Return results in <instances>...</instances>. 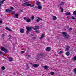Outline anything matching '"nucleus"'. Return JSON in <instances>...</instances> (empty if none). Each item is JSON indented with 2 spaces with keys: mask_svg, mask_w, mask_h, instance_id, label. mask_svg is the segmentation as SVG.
<instances>
[{
  "mask_svg": "<svg viewBox=\"0 0 76 76\" xmlns=\"http://www.w3.org/2000/svg\"><path fill=\"white\" fill-rule=\"evenodd\" d=\"M62 34L63 35L64 39H66L69 37V35L66 32H62Z\"/></svg>",
  "mask_w": 76,
  "mask_h": 76,
  "instance_id": "f257e3e1",
  "label": "nucleus"
},
{
  "mask_svg": "<svg viewBox=\"0 0 76 76\" xmlns=\"http://www.w3.org/2000/svg\"><path fill=\"white\" fill-rule=\"evenodd\" d=\"M0 49L1 51H4L5 53H8L9 52V50H8L7 49L4 48L3 47L1 48Z\"/></svg>",
  "mask_w": 76,
  "mask_h": 76,
  "instance_id": "f03ea898",
  "label": "nucleus"
},
{
  "mask_svg": "<svg viewBox=\"0 0 76 76\" xmlns=\"http://www.w3.org/2000/svg\"><path fill=\"white\" fill-rule=\"evenodd\" d=\"M26 29L27 31L26 32V33L28 34L29 33L30 31L32 30V27H31L27 26L26 27Z\"/></svg>",
  "mask_w": 76,
  "mask_h": 76,
  "instance_id": "7ed1b4c3",
  "label": "nucleus"
},
{
  "mask_svg": "<svg viewBox=\"0 0 76 76\" xmlns=\"http://www.w3.org/2000/svg\"><path fill=\"white\" fill-rule=\"evenodd\" d=\"M36 19L37 22H39L41 20H42V18L40 17H37L36 18Z\"/></svg>",
  "mask_w": 76,
  "mask_h": 76,
  "instance_id": "20e7f679",
  "label": "nucleus"
},
{
  "mask_svg": "<svg viewBox=\"0 0 76 76\" xmlns=\"http://www.w3.org/2000/svg\"><path fill=\"white\" fill-rule=\"evenodd\" d=\"M30 3L31 2H25L24 4H23L22 5L23 6H28V4Z\"/></svg>",
  "mask_w": 76,
  "mask_h": 76,
  "instance_id": "39448f33",
  "label": "nucleus"
},
{
  "mask_svg": "<svg viewBox=\"0 0 76 76\" xmlns=\"http://www.w3.org/2000/svg\"><path fill=\"white\" fill-rule=\"evenodd\" d=\"M66 49L65 50V51H68L69 50V49L70 48V47L66 45Z\"/></svg>",
  "mask_w": 76,
  "mask_h": 76,
  "instance_id": "423d86ee",
  "label": "nucleus"
},
{
  "mask_svg": "<svg viewBox=\"0 0 76 76\" xmlns=\"http://www.w3.org/2000/svg\"><path fill=\"white\" fill-rule=\"evenodd\" d=\"M71 14V13H70V12H67L65 13L66 16H69V15H70Z\"/></svg>",
  "mask_w": 76,
  "mask_h": 76,
  "instance_id": "0eeeda50",
  "label": "nucleus"
},
{
  "mask_svg": "<svg viewBox=\"0 0 76 76\" xmlns=\"http://www.w3.org/2000/svg\"><path fill=\"white\" fill-rule=\"evenodd\" d=\"M19 14H16L14 15V17L15 18H17L18 19L19 18Z\"/></svg>",
  "mask_w": 76,
  "mask_h": 76,
  "instance_id": "6e6552de",
  "label": "nucleus"
},
{
  "mask_svg": "<svg viewBox=\"0 0 76 76\" xmlns=\"http://www.w3.org/2000/svg\"><path fill=\"white\" fill-rule=\"evenodd\" d=\"M5 28V29H6V30H7V31H10V32H12V30L11 29L9 28L8 27H6Z\"/></svg>",
  "mask_w": 76,
  "mask_h": 76,
  "instance_id": "1a4fd4ad",
  "label": "nucleus"
},
{
  "mask_svg": "<svg viewBox=\"0 0 76 76\" xmlns=\"http://www.w3.org/2000/svg\"><path fill=\"white\" fill-rule=\"evenodd\" d=\"M51 49V48L48 47L46 48V51H50Z\"/></svg>",
  "mask_w": 76,
  "mask_h": 76,
  "instance_id": "9d476101",
  "label": "nucleus"
},
{
  "mask_svg": "<svg viewBox=\"0 0 76 76\" xmlns=\"http://www.w3.org/2000/svg\"><path fill=\"white\" fill-rule=\"evenodd\" d=\"M8 60L10 61H13V58L12 57H10L8 59Z\"/></svg>",
  "mask_w": 76,
  "mask_h": 76,
  "instance_id": "9b49d317",
  "label": "nucleus"
},
{
  "mask_svg": "<svg viewBox=\"0 0 76 76\" xmlns=\"http://www.w3.org/2000/svg\"><path fill=\"white\" fill-rule=\"evenodd\" d=\"M38 28H39V26H35V28H33V29L34 30H35V31H36V30H37V29H38Z\"/></svg>",
  "mask_w": 76,
  "mask_h": 76,
  "instance_id": "f8f14e48",
  "label": "nucleus"
},
{
  "mask_svg": "<svg viewBox=\"0 0 76 76\" xmlns=\"http://www.w3.org/2000/svg\"><path fill=\"white\" fill-rule=\"evenodd\" d=\"M35 5L34 4H33L32 5L31 4H28V5L27 6H30V7H33Z\"/></svg>",
  "mask_w": 76,
  "mask_h": 76,
  "instance_id": "ddd939ff",
  "label": "nucleus"
},
{
  "mask_svg": "<svg viewBox=\"0 0 76 76\" xmlns=\"http://www.w3.org/2000/svg\"><path fill=\"white\" fill-rule=\"evenodd\" d=\"M52 18H53V20H55L57 19V17L56 16H52Z\"/></svg>",
  "mask_w": 76,
  "mask_h": 76,
  "instance_id": "4468645a",
  "label": "nucleus"
},
{
  "mask_svg": "<svg viewBox=\"0 0 76 76\" xmlns=\"http://www.w3.org/2000/svg\"><path fill=\"white\" fill-rule=\"evenodd\" d=\"M12 10H6V12H8V13H10V12H12Z\"/></svg>",
  "mask_w": 76,
  "mask_h": 76,
  "instance_id": "2eb2a0df",
  "label": "nucleus"
},
{
  "mask_svg": "<svg viewBox=\"0 0 76 76\" xmlns=\"http://www.w3.org/2000/svg\"><path fill=\"white\" fill-rule=\"evenodd\" d=\"M20 32L21 33H24L25 31L23 29H21L20 30Z\"/></svg>",
  "mask_w": 76,
  "mask_h": 76,
  "instance_id": "dca6fc26",
  "label": "nucleus"
},
{
  "mask_svg": "<svg viewBox=\"0 0 76 76\" xmlns=\"http://www.w3.org/2000/svg\"><path fill=\"white\" fill-rule=\"evenodd\" d=\"M33 67H38L39 66L38 65L34 64L33 65Z\"/></svg>",
  "mask_w": 76,
  "mask_h": 76,
  "instance_id": "f3484780",
  "label": "nucleus"
},
{
  "mask_svg": "<svg viewBox=\"0 0 76 76\" xmlns=\"http://www.w3.org/2000/svg\"><path fill=\"white\" fill-rule=\"evenodd\" d=\"M60 9L61 10V12L62 13H63V8H62L61 7H60Z\"/></svg>",
  "mask_w": 76,
  "mask_h": 76,
  "instance_id": "a211bd4d",
  "label": "nucleus"
},
{
  "mask_svg": "<svg viewBox=\"0 0 76 76\" xmlns=\"http://www.w3.org/2000/svg\"><path fill=\"white\" fill-rule=\"evenodd\" d=\"M72 60H74V61H75V60H76V56H74L72 58Z\"/></svg>",
  "mask_w": 76,
  "mask_h": 76,
  "instance_id": "6ab92c4d",
  "label": "nucleus"
},
{
  "mask_svg": "<svg viewBox=\"0 0 76 76\" xmlns=\"http://www.w3.org/2000/svg\"><path fill=\"white\" fill-rule=\"evenodd\" d=\"M37 8L38 9H42V6L41 5L37 7Z\"/></svg>",
  "mask_w": 76,
  "mask_h": 76,
  "instance_id": "aec40b11",
  "label": "nucleus"
},
{
  "mask_svg": "<svg viewBox=\"0 0 76 76\" xmlns=\"http://www.w3.org/2000/svg\"><path fill=\"white\" fill-rule=\"evenodd\" d=\"M65 54L66 56H69L70 55V52H66Z\"/></svg>",
  "mask_w": 76,
  "mask_h": 76,
  "instance_id": "412c9836",
  "label": "nucleus"
},
{
  "mask_svg": "<svg viewBox=\"0 0 76 76\" xmlns=\"http://www.w3.org/2000/svg\"><path fill=\"white\" fill-rule=\"evenodd\" d=\"M26 22H31V19H26Z\"/></svg>",
  "mask_w": 76,
  "mask_h": 76,
  "instance_id": "4be33fe9",
  "label": "nucleus"
},
{
  "mask_svg": "<svg viewBox=\"0 0 76 76\" xmlns=\"http://www.w3.org/2000/svg\"><path fill=\"white\" fill-rule=\"evenodd\" d=\"M44 34H42L41 35V37L40 38V39H42L44 38Z\"/></svg>",
  "mask_w": 76,
  "mask_h": 76,
  "instance_id": "5701e85b",
  "label": "nucleus"
},
{
  "mask_svg": "<svg viewBox=\"0 0 76 76\" xmlns=\"http://www.w3.org/2000/svg\"><path fill=\"white\" fill-rule=\"evenodd\" d=\"M44 67L45 69H46V70H47V69H48V67L46 66H44Z\"/></svg>",
  "mask_w": 76,
  "mask_h": 76,
  "instance_id": "b1692460",
  "label": "nucleus"
},
{
  "mask_svg": "<svg viewBox=\"0 0 76 76\" xmlns=\"http://www.w3.org/2000/svg\"><path fill=\"white\" fill-rule=\"evenodd\" d=\"M50 74L51 75H54V72H50Z\"/></svg>",
  "mask_w": 76,
  "mask_h": 76,
  "instance_id": "393cba45",
  "label": "nucleus"
},
{
  "mask_svg": "<svg viewBox=\"0 0 76 76\" xmlns=\"http://www.w3.org/2000/svg\"><path fill=\"white\" fill-rule=\"evenodd\" d=\"M37 6H39L41 5V3L39 2H38L37 3Z\"/></svg>",
  "mask_w": 76,
  "mask_h": 76,
  "instance_id": "a878e982",
  "label": "nucleus"
},
{
  "mask_svg": "<svg viewBox=\"0 0 76 76\" xmlns=\"http://www.w3.org/2000/svg\"><path fill=\"white\" fill-rule=\"evenodd\" d=\"M71 18L72 19H73V20L76 19V18H75L73 16H72L71 17Z\"/></svg>",
  "mask_w": 76,
  "mask_h": 76,
  "instance_id": "bb28decb",
  "label": "nucleus"
},
{
  "mask_svg": "<svg viewBox=\"0 0 76 76\" xmlns=\"http://www.w3.org/2000/svg\"><path fill=\"white\" fill-rule=\"evenodd\" d=\"M35 18V17L34 16H32L31 17V20H34V19Z\"/></svg>",
  "mask_w": 76,
  "mask_h": 76,
  "instance_id": "cd10ccee",
  "label": "nucleus"
},
{
  "mask_svg": "<svg viewBox=\"0 0 76 76\" xmlns=\"http://www.w3.org/2000/svg\"><path fill=\"white\" fill-rule=\"evenodd\" d=\"M1 69L2 70H4L5 69V67L4 66H2L1 67Z\"/></svg>",
  "mask_w": 76,
  "mask_h": 76,
  "instance_id": "c85d7f7f",
  "label": "nucleus"
},
{
  "mask_svg": "<svg viewBox=\"0 0 76 76\" xmlns=\"http://www.w3.org/2000/svg\"><path fill=\"white\" fill-rule=\"evenodd\" d=\"M74 72L75 74H76V68H75L74 69Z\"/></svg>",
  "mask_w": 76,
  "mask_h": 76,
  "instance_id": "c756f323",
  "label": "nucleus"
},
{
  "mask_svg": "<svg viewBox=\"0 0 76 76\" xmlns=\"http://www.w3.org/2000/svg\"><path fill=\"white\" fill-rule=\"evenodd\" d=\"M73 15H75V16H76V11H74L73 13Z\"/></svg>",
  "mask_w": 76,
  "mask_h": 76,
  "instance_id": "7c9ffc66",
  "label": "nucleus"
},
{
  "mask_svg": "<svg viewBox=\"0 0 76 76\" xmlns=\"http://www.w3.org/2000/svg\"><path fill=\"white\" fill-rule=\"evenodd\" d=\"M40 56H41V57H43L44 56V54L43 53L41 54L40 55Z\"/></svg>",
  "mask_w": 76,
  "mask_h": 76,
  "instance_id": "2f4dec72",
  "label": "nucleus"
},
{
  "mask_svg": "<svg viewBox=\"0 0 76 76\" xmlns=\"http://www.w3.org/2000/svg\"><path fill=\"white\" fill-rule=\"evenodd\" d=\"M64 4V2H61L60 4V5H63V4Z\"/></svg>",
  "mask_w": 76,
  "mask_h": 76,
  "instance_id": "473e14b6",
  "label": "nucleus"
},
{
  "mask_svg": "<svg viewBox=\"0 0 76 76\" xmlns=\"http://www.w3.org/2000/svg\"><path fill=\"white\" fill-rule=\"evenodd\" d=\"M63 53V51H60V52H59V54H62V53Z\"/></svg>",
  "mask_w": 76,
  "mask_h": 76,
  "instance_id": "72a5a7b5",
  "label": "nucleus"
},
{
  "mask_svg": "<svg viewBox=\"0 0 76 76\" xmlns=\"http://www.w3.org/2000/svg\"><path fill=\"white\" fill-rule=\"evenodd\" d=\"M10 9L11 10H13V9H14V8H13V7H10Z\"/></svg>",
  "mask_w": 76,
  "mask_h": 76,
  "instance_id": "f704fd0d",
  "label": "nucleus"
},
{
  "mask_svg": "<svg viewBox=\"0 0 76 76\" xmlns=\"http://www.w3.org/2000/svg\"><path fill=\"white\" fill-rule=\"evenodd\" d=\"M3 23V20H0V24H1Z\"/></svg>",
  "mask_w": 76,
  "mask_h": 76,
  "instance_id": "c9c22d12",
  "label": "nucleus"
},
{
  "mask_svg": "<svg viewBox=\"0 0 76 76\" xmlns=\"http://www.w3.org/2000/svg\"><path fill=\"white\" fill-rule=\"evenodd\" d=\"M4 3V1H3V0L1 1V3L2 4V3Z\"/></svg>",
  "mask_w": 76,
  "mask_h": 76,
  "instance_id": "e433bc0d",
  "label": "nucleus"
},
{
  "mask_svg": "<svg viewBox=\"0 0 76 76\" xmlns=\"http://www.w3.org/2000/svg\"><path fill=\"white\" fill-rule=\"evenodd\" d=\"M0 54H3V52L0 51Z\"/></svg>",
  "mask_w": 76,
  "mask_h": 76,
  "instance_id": "4c0bfd02",
  "label": "nucleus"
},
{
  "mask_svg": "<svg viewBox=\"0 0 76 76\" xmlns=\"http://www.w3.org/2000/svg\"><path fill=\"white\" fill-rule=\"evenodd\" d=\"M28 1V0H24V2H26V1Z\"/></svg>",
  "mask_w": 76,
  "mask_h": 76,
  "instance_id": "58836bf2",
  "label": "nucleus"
},
{
  "mask_svg": "<svg viewBox=\"0 0 76 76\" xmlns=\"http://www.w3.org/2000/svg\"><path fill=\"white\" fill-rule=\"evenodd\" d=\"M72 29L73 28H69V30H72Z\"/></svg>",
  "mask_w": 76,
  "mask_h": 76,
  "instance_id": "ea45409f",
  "label": "nucleus"
},
{
  "mask_svg": "<svg viewBox=\"0 0 76 76\" xmlns=\"http://www.w3.org/2000/svg\"><path fill=\"white\" fill-rule=\"evenodd\" d=\"M24 53V51H22L21 52V53Z\"/></svg>",
  "mask_w": 76,
  "mask_h": 76,
  "instance_id": "a19ab883",
  "label": "nucleus"
},
{
  "mask_svg": "<svg viewBox=\"0 0 76 76\" xmlns=\"http://www.w3.org/2000/svg\"><path fill=\"white\" fill-rule=\"evenodd\" d=\"M36 33H39V32L38 31H36Z\"/></svg>",
  "mask_w": 76,
  "mask_h": 76,
  "instance_id": "79ce46f5",
  "label": "nucleus"
},
{
  "mask_svg": "<svg viewBox=\"0 0 76 76\" xmlns=\"http://www.w3.org/2000/svg\"><path fill=\"white\" fill-rule=\"evenodd\" d=\"M26 20V17L24 18V20Z\"/></svg>",
  "mask_w": 76,
  "mask_h": 76,
  "instance_id": "37998d69",
  "label": "nucleus"
},
{
  "mask_svg": "<svg viewBox=\"0 0 76 76\" xmlns=\"http://www.w3.org/2000/svg\"><path fill=\"white\" fill-rule=\"evenodd\" d=\"M9 37H12V36H11V35H9Z\"/></svg>",
  "mask_w": 76,
  "mask_h": 76,
  "instance_id": "c03bdc74",
  "label": "nucleus"
},
{
  "mask_svg": "<svg viewBox=\"0 0 76 76\" xmlns=\"http://www.w3.org/2000/svg\"><path fill=\"white\" fill-rule=\"evenodd\" d=\"M1 4H0V8H1Z\"/></svg>",
  "mask_w": 76,
  "mask_h": 76,
  "instance_id": "a18cd8bd",
  "label": "nucleus"
},
{
  "mask_svg": "<svg viewBox=\"0 0 76 76\" xmlns=\"http://www.w3.org/2000/svg\"><path fill=\"white\" fill-rule=\"evenodd\" d=\"M35 8H37V6H35Z\"/></svg>",
  "mask_w": 76,
  "mask_h": 76,
  "instance_id": "49530a36",
  "label": "nucleus"
},
{
  "mask_svg": "<svg viewBox=\"0 0 76 76\" xmlns=\"http://www.w3.org/2000/svg\"><path fill=\"white\" fill-rule=\"evenodd\" d=\"M28 57H30V56L28 55Z\"/></svg>",
  "mask_w": 76,
  "mask_h": 76,
  "instance_id": "de8ad7c7",
  "label": "nucleus"
},
{
  "mask_svg": "<svg viewBox=\"0 0 76 76\" xmlns=\"http://www.w3.org/2000/svg\"><path fill=\"white\" fill-rule=\"evenodd\" d=\"M5 0H3V1H5Z\"/></svg>",
  "mask_w": 76,
  "mask_h": 76,
  "instance_id": "09e8293b",
  "label": "nucleus"
},
{
  "mask_svg": "<svg viewBox=\"0 0 76 76\" xmlns=\"http://www.w3.org/2000/svg\"><path fill=\"white\" fill-rule=\"evenodd\" d=\"M3 36H4V35L3 34Z\"/></svg>",
  "mask_w": 76,
  "mask_h": 76,
  "instance_id": "8fccbe9b",
  "label": "nucleus"
},
{
  "mask_svg": "<svg viewBox=\"0 0 76 76\" xmlns=\"http://www.w3.org/2000/svg\"><path fill=\"white\" fill-rule=\"evenodd\" d=\"M34 3H35V2L34 1Z\"/></svg>",
  "mask_w": 76,
  "mask_h": 76,
  "instance_id": "3c124183",
  "label": "nucleus"
},
{
  "mask_svg": "<svg viewBox=\"0 0 76 76\" xmlns=\"http://www.w3.org/2000/svg\"><path fill=\"white\" fill-rule=\"evenodd\" d=\"M0 27H1V26H0Z\"/></svg>",
  "mask_w": 76,
  "mask_h": 76,
  "instance_id": "603ef678",
  "label": "nucleus"
},
{
  "mask_svg": "<svg viewBox=\"0 0 76 76\" xmlns=\"http://www.w3.org/2000/svg\"><path fill=\"white\" fill-rule=\"evenodd\" d=\"M1 1V0H0V1Z\"/></svg>",
  "mask_w": 76,
  "mask_h": 76,
  "instance_id": "864d4df0",
  "label": "nucleus"
}]
</instances>
